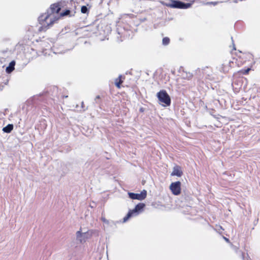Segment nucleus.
<instances>
[{
	"mask_svg": "<svg viewBox=\"0 0 260 260\" xmlns=\"http://www.w3.org/2000/svg\"><path fill=\"white\" fill-rule=\"evenodd\" d=\"M51 16L47 12L39 17L38 21L42 25L39 28L40 31H46L59 19V17H56L53 15V17L50 18V21L48 22L47 20Z\"/></svg>",
	"mask_w": 260,
	"mask_h": 260,
	"instance_id": "1",
	"label": "nucleus"
},
{
	"mask_svg": "<svg viewBox=\"0 0 260 260\" xmlns=\"http://www.w3.org/2000/svg\"><path fill=\"white\" fill-rule=\"evenodd\" d=\"M96 233L95 230H88L86 232L82 233L81 231H78L76 232V240L79 241L80 243L82 244L86 242V241L89 239L93 234Z\"/></svg>",
	"mask_w": 260,
	"mask_h": 260,
	"instance_id": "2",
	"label": "nucleus"
},
{
	"mask_svg": "<svg viewBox=\"0 0 260 260\" xmlns=\"http://www.w3.org/2000/svg\"><path fill=\"white\" fill-rule=\"evenodd\" d=\"M157 97L163 106L167 107L171 105L170 96L165 90H161L157 92Z\"/></svg>",
	"mask_w": 260,
	"mask_h": 260,
	"instance_id": "3",
	"label": "nucleus"
},
{
	"mask_svg": "<svg viewBox=\"0 0 260 260\" xmlns=\"http://www.w3.org/2000/svg\"><path fill=\"white\" fill-rule=\"evenodd\" d=\"M145 204L143 203H140L138 204L133 210H130L126 215L123 218V222H126L129 218H131L133 215H138L139 213L142 212L144 207Z\"/></svg>",
	"mask_w": 260,
	"mask_h": 260,
	"instance_id": "4",
	"label": "nucleus"
},
{
	"mask_svg": "<svg viewBox=\"0 0 260 260\" xmlns=\"http://www.w3.org/2000/svg\"><path fill=\"white\" fill-rule=\"evenodd\" d=\"M58 88L56 86H50L46 89L45 91L40 95L45 96L53 100V98L57 95Z\"/></svg>",
	"mask_w": 260,
	"mask_h": 260,
	"instance_id": "5",
	"label": "nucleus"
},
{
	"mask_svg": "<svg viewBox=\"0 0 260 260\" xmlns=\"http://www.w3.org/2000/svg\"><path fill=\"white\" fill-rule=\"evenodd\" d=\"M63 7V4L61 2H57L51 5L49 8L47 9L46 12L51 16L54 13L58 14L61 10V8Z\"/></svg>",
	"mask_w": 260,
	"mask_h": 260,
	"instance_id": "6",
	"label": "nucleus"
},
{
	"mask_svg": "<svg viewBox=\"0 0 260 260\" xmlns=\"http://www.w3.org/2000/svg\"><path fill=\"white\" fill-rule=\"evenodd\" d=\"M171 8L177 9H187L191 6V4L189 3H184L179 0H173L171 2Z\"/></svg>",
	"mask_w": 260,
	"mask_h": 260,
	"instance_id": "7",
	"label": "nucleus"
},
{
	"mask_svg": "<svg viewBox=\"0 0 260 260\" xmlns=\"http://www.w3.org/2000/svg\"><path fill=\"white\" fill-rule=\"evenodd\" d=\"M181 183L179 181L171 183L170 185V189L175 196H178L181 193Z\"/></svg>",
	"mask_w": 260,
	"mask_h": 260,
	"instance_id": "8",
	"label": "nucleus"
},
{
	"mask_svg": "<svg viewBox=\"0 0 260 260\" xmlns=\"http://www.w3.org/2000/svg\"><path fill=\"white\" fill-rule=\"evenodd\" d=\"M128 197L131 199L142 201L146 198L147 191L144 189L140 193L129 192L128 193Z\"/></svg>",
	"mask_w": 260,
	"mask_h": 260,
	"instance_id": "9",
	"label": "nucleus"
},
{
	"mask_svg": "<svg viewBox=\"0 0 260 260\" xmlns=\"http://www.w3.org/2000/svg\"><path fill=\"white\" fill-rule=\"evenodd\" d=\"M183 175V172L181 167L178 165H175L173 169V171L171 174V176H176L181 177Z\"/></svg>",
	"mask_w": 260,
	"mask_h": 260,
	"instance_id": "10",
	"label": "nucleus"
},
{
	"mask_svg": "<svg viewBox=\"0 0 260 260\" xmlns=\"http://www.w3.org/2000/svg\"><path fill=\"white\" fill-rule=\"evenodd\" d=\"M15 61L12 60L10 63L9 66L6 69V72L8 74L12 73L15 69Z\"/></svg>",
	"mask_w": 260,
	"mask_h": 260,
	"instance_id": "11",
	"label": "nucleus"
},
{
	"mask_svg": "<svg viewBox=\"0 0 260 260\" xmlns=\"http://www.w3.org/2000/svg\"><path fill=\"white\" fill-rule=\"evenodd\" d=\"M61 171H59L61 176H64L69 171L67 164L62 163L61 164Z\"/></svg>",
	"mask_w": 260,
	"mask_h": 260,
	"instance_id": "12",
	"label": "nucleus"
},
{
	"mask_svg": "<svg viewBox=\"0 0 260 260\" xmlns=\"http://www.w3.org/2000/svg\"><path fill=\"white\" fill-rule=\"evenodd\" d=\"M14 126L13 124H8L3 128V131L6 133H10L13 129Z\"/></svg>",
	"mask_w": 260,
	"mask_h": 260,
	"instance_id": "13",
	"label": "nucleus"
},
{
	"mask_svg": "<svg viewBox=\"0 0 260 260\" xmlns=\"http://www.w3.org/2000/svg\"><path fill=\"white\" fill-rule=\"evenodd\" d=\"M71 10H70L69 9H67L65 11H63V12H61L60 13L59 16H55L59 17V18L60 17L66 16H71L72 15L71 14Z\"/></svg>",
	"mask_w": 260,
	"mask_h": 260,
	"instance_id": "14",
	"label": "nucleus"
},
{
	"mask_svg": "<svg viewBox=\"0 0 260 260\" xmlns=\"http://www.w3.org/2000/svg\"><path fill=\"white\" fill-rule=\"evenodd\" d=\"M122 77V75H119L118 78H117L115 80V84L116 86L118 88L120 87V85L123 82L122 80H121V78Z\"/></svg>",
	"mask_w": 260,
	"mask_h": 260,
	"instance_id": "15",
	"label": "nucleus"
},
{
	"mask_svg": "<svg viewBox=\"0 0 260 260\" xmlns=\"http://www.w3.org/2000/svg\"><path fill=\"white\" fill-rule=\"evenodd\" d=\"M170 40L168 37H165L162 39V44L168 45L170 43Z\"/></svg>",
	"mask_w": 260,
	"mask_h": 260,
	"instance_id": "16",
	"label": "nucleus"
},
{
	"mask_svg": "<svg viewBox=\"0 0 260 260\" xmlns=\"http://www.w3.org/2000/svg\"><path fill=\"white\" fill-rule=\"evenodd\" d=\"M102 103L101 98L100 95H98L96 96V97L94 99V103L100 105Z\"/></svg>",
	"mask_w": 260,
	"mask_h": 260,
	"instance_id": "17",
	"label": "nucleus"
},
{
	"mask_svg": "<svg viewBox=\"0 0 260 260\" xmlns=\"http://www.w3.org/2000/svg\"><path fill=\"white\" fill-rule=\"evenodd\" d=\"M251 69L249 68H247L246 69H242L239 71V72L243 75H246L248 74L249 72L250 71Z\"/></svg>",
	"mask_w": 260,
	"mask_h": 260,
	"instance_id": "18",
	"label": "nucleus"
},
{
	"mask_svg": "<svg viewBox=\"0 0 260 260\" xmlns=\"http://www.w3.org/2000/svg\"><path fill=\"white\" fill-rule=\"evenodd\" d=\"M88 9L86 6H83L81 7V11L83 14H86L88 12Z\"/></svg>",
	"mask_w": 260,
	"mask_h": 260,
	"instance_id": "19",
	"label": "nucleus"
},
{
	"mask_svg": "<svg viewBox=\"0 0 260 260\" xmlns=\"http://www.w3.org/2000/svg\"><path fill=\"white\" fill-rule=\"evenodd\" d=\"M208 69L207 67L202 69L198 68V69L196 71V74H198L199 72V73H202L203 74H204L205 73L206 69Z\"/></svg>",
	"mask_w": 260,
	"mask_h": 260,
	"instance_id": "20",
	"label": "nucleus"
},
{
	"mask_svg": "<svg viewBox=\"0 0 260 260\" xmlns=\"http://www.w3.org/2000/svg\"><path fill=\"white\" fill-rule=\"evenodd\" d=\"M101 220L103 222H104L106 224H109V221L108 220H107L105 217H102Z\"/></svg>",
	"mask_w": 260,
	"mask_h": 260,
	"instance_id": "21",
	"label": "nucleus"
},
{
	"mask_svg": "<svg viewBox=\"0 0 260 260\" xmlns=\"http://www.w3.org/2000/svg\"><path fill=\"white\" fill-rule=\"evenodd\" d=\"M219 2H211L207 3V4H212L214 6L216 5Z\"/></svg>",
	"mask_w": 260,
	"mask_h": 260,
	"instance_id": "22",
	"label": "nucleus"
},
{
	"mask_svg": "<svg viewBox=\"0 0 260 260\" xmlns=\"http://www.w3.org/2000/svg\"><path fill=\"white\" fill-rule=\"evenodd\" d=\"M231 39H232V44H233V50H236V47H235V45L234 42L233 38L232 37H231Z\"/></svg>",
	"mask_w": 260,
	"mask_h": 260,
	"instance_id": "23",
	"label": "nucleus"
},
{
	"mask_svg": "<svg viewBox=\"0 0 260 260\" xmlns=\"http://www.w3.org/2000/svg\"><path fill=\"white\" fill-rule=\"evenodd\" d=\"M239 253H240V254L241 255V256H242V258H243V260H246V259H245V257H244V253H243V252H241V251H239Z\"/></svg>",
	"mask_w": 260,
	"mask_h": 260,
	"instance_id": "24",
	"label": "nucleus"
},
{
	"mask_svg": "<svg viewBox=\"0 0 260 260\" xmlns=\"http://www.w3.org/2000/svg\"><path fill=\"white\" fill-rule=\"evenodd\" d=\"M144 111H145V108H144L143 107H141L139 109L140 112H141V113L144 112Z\"/></svg>",
	"mask_w": 260,
	"mask_h": 260,
	"instance_id": "25",
	"label": "nucleus"
},
{
	"mask_svg": "<svg viewBox=\"0 0 260 260\" xmlns=\"http://www.w3.org/2000/svg\"><path fill=\"white\" fill-rule=\"evenodd\" d=\"M183 67H180L178 71H179V72H181V71H183Z\"/></svg>",
	"mask_w": 260,
	"mask_h": 260,
	"instance_id": "26",
	"label": "nucleus"
},
{
	"mask_svg": "<svg viewBox=\"0 0 260 260\" xmlns=\"http://www.w3.org/2000/svg\"><path fill=\"white\" fill-rule=\"evenodd\" d=\"M224 239H225V240L227 242H229V239L227 238H225L224 237Z\"/></svg>",
	"mask_w": 260,
	"mask_h": 260,
	"instance_id": "27",
	"label": "nucleus"
},
{
	"mask_svg": "<svg viewBox=\"0 0 260 260\" xmlns=\"http://www.w3.org/2000/svg\"><path fill=\"white\" fill-rule=\"evenodd\" d=\"M70 260H79V259H78L76 258L75 257H73V258H71L70 259Z\"/></svg>",
	"mask_w": 260,
	"mask_h": 260,
	"instance_id": "28",
	"label": "nucleus"
},
{
	"mask_svg": "<svg viewBox=\"0 0 260 260\" xmlns=\"http://www.w3.org/2000/svg\"><path fill=\"white\" fill-rule=\"evenodd\" d=\"M81 107H82V108H84V103H83V102H82V104H81Z\"/></svg>",
	"mask_w": 260,
	"mask_h": 260,
	"instance_id": "29",
	"label": "nucleus"
},
{
	"mask_svg": "<svg viewBox=\"0 0 260 260\" xmlns=\"http://www.w3.org/2000/svg\"><path fill=\"white\" fill-rule=\"evenodd\" d=\"M192 75L191 74H189V76H188V78H191L192 77Z\"/></svg>",
	"mask_w": 260,
	"mask_h": 260,
	"instance_id": "30",
	"label": "nucleus"
},
{
	"mask_svg": "<svg viewBox=\"0 0 260 260\" xmlns=\"http://www.w3.org/2000/svg\"><path fill=\"white\" fill-rule=\"evenodd\" d=\"M68 98V95H66V96H63V98Z\"/></svg>",
	"mask_w": 260,
	"mask_h": 260,
	"instance_id": "31",
	"label": "nucleus"
}]
</instances>
